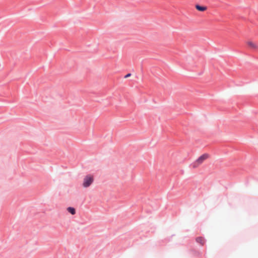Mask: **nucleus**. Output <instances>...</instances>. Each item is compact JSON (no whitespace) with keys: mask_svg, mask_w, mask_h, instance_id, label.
Returning <instances> with one entry per match:
<instances>
[{"mask_svg":"<svg viewBox=\"0 0 258 258\" xmlns=\"http://www.w3.org/2000/svg\"><path fill=\"white\" fill-rule=\"evenodd\" d=\"M196 241L199 243H200L202 245H203L205 243V240L202 237H199L197 238Z\"/></svg>","mask_w":258,"mask_h":258,"instance_id":"obj_5","label":"nucleus"},{"mask_svg":"<svg viewBox=\"0 0 258 258\" xmlns=\"http://www.w3.org/2000/svg\"><path fill=\"white\" fill-rule=\"evenodd\" d=\"M246 44L248 45V46L250 48H251V49H254V50L258 49V46H257V45L256 43H255L254 42H252L251 41H248L246 42Z\"/></svg>","mask_w":258,"mask_h":258,"instance_id":"obj_3","label":"nucleus"},{"mask_svg":"<svg viewBox=\"0 0 258 258\" xmlns=\"http://www.w3.org/2000/svg\"><path fill=\"white\" fill-rule=\"evenodd\" d=\"M94 181V177L92 175H87L83 179V186L86 188L90 186Z\"/></svg>","mask_w":258,"mask_h":258,"instance_id":"obj_2","label":"nucleus"},{"mask_svg":"<svg viewBox=\"0 0 258 258\" xmlns=\"http://www.w3.org/2000/svg\"><path fill=\"white\" fill-rule=\"evenodd\" d=\"M131 76V73H128V74H127L126 75H125L124 76V78H127L129 77H130Z\"/></svg>","mask_w":258,"mask_h":258,"instance_id":"obj_7","label":"nucleus"},{"mask_svg":"<svg viewBox=\"0 0 258 258\" xmlns=\"http://www.w3.org/2000/svg\"><path fill=\"white\" fill-rule=\"evenodd\" d=\"M209 157V155L208 154H204L199 157L196 161L192 164V167L194 168H197L199 165L202 164L205 160Z\"/></svg>","mask_w":258,"mask_h":258,"instance_id":"obj_1","label":"nucleus"},{"mask_svg":"<svg viewBox=\"0 0 258 258\" xmlns=\"http://www.w3.org/2000/svg\"><path fill=\"white\" fill-rule=\"evenodd\" d=\"M196 8L197 10L201 11V12H204L207 10V8L205 6H201L200 5H196Z\"/></svg>","mask_w":258,"mask_h":258,"instance_id":"obj_4","label":"nucleus"},{"mask_svg":"<svg viewBox=\"0 0 258 258\" xmlns=\"http://www.w3.org/2000/svg\"><path fill=\"white\" fill-rule=\"evenodd\" d=\"M67 210L72 215H75L76 214V210L73 207H68Z\"/></svg>","mask_w":258,"mask_h":258,"instance_id":"obj_6","label":"nucleus"}]
</instances>
